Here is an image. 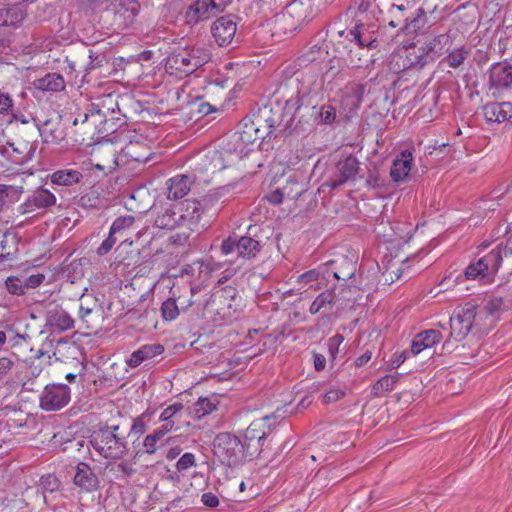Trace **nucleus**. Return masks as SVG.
<instances>
[{"mask_svg": "<svg viewBox=\"0 0 512 512\" xmlns=\"http://www.w3.org/2000/svg\"><path fill=\"white\" fill-rule=\"evenodd\" d=\"M255 225H250L247 229V234L238 236L233 233L227 238L222 240L220 245V252L224 256L236 254L239 258L245 260L255 259L261 252L263 245L256 239L253 233L256 230Z\"/></svg>", "mask_w": 512, "mask_h": 512, "instance_id": "7ed1b4c3", "label": "nucleus"}, {"mask_svg": "<svg viewBox=\"0 0 512 512\" xmlns=\"http://www.w3.org/2000/svg\"><path fill=\"white\" fill-rule=\"evenodd\" d=\"M323 271L324 265L320 266L318 269L309 270L301 274L298 277L297 282L299 284L309 285V288L311 289H320L318 280L321 275L323 276Z\"/></svg>", "mask_w": 512, "mask_h": 512, "instance_id": "de8ad7c7", "label": "nucleus"}, {"mask_svg": "<svg viewBox=\"0 0 512 512\" xmlns=\"http://www.w3.org/2000/svg\"><path fill=\"white\" fill-rule=\"evenodd\" d=\"M449 43L450 36L448 33H439L427 39L422 46L427 53L431 54L434 61L435 57L441 55Z\"/></svg>", "mask_w": 512, "mask_h": 512, "instance_id": "c9c22d12", "label": "nucleus"}, {"mask_svg": "<svg viewBox=\"0 0 512 512\" xmlns=\"http://www.w3.org/2000/svg\"><path fill=\"white\" fill-rule=\"evenodd\" d=\"M89 59L88 48L84 45L70 48L65 55L64 63H74L78 65V70L83 71L80 82L87 83V60Z\"/></svg>", "mask_w": 512, "mask_h": 512, "instance_id": "473e14b6", "label": "nucleus"}, {"mask_svg": "<svg viewBox=\"0 0 512 512\" xmlns=\"http://www.w3.org/2000/svg\"><path fill=\"white\" fill-rule=\"evenodd\" d=\"M32 121L43 143L59 144L65 139L66 134L61 127V115L53 114L44 119L36 115L32 117Z\"/></svg>", "mask_w": 512, "mask_h": 512, "instance_id": "f8f14e48", "label": "nucleus"}, {"mask_svg": "<svg viewBox=\"0 0 512 512\" xmlns=\"http://www.w3.org/2000/svg\"><path fill=\"white\" fill-rule=\"evenodd\" d=\"M209 58L210 55L205 49H182L168 56L167 66L187 76L206 64Z\"/></svg>", "mask_w": 512, "mask_h": 512, "instance_id": "0eeeda50", "label": "nucleus"}, {"mask_svg": "<svg viewBox=\"0 0 512 512\" xmlns=\"http://www.w3.org/2000/svg\"><path fill=\"white\" fill-rule=\"evenodd\" d=\"M126 434L119 425H101L89 437V445L107 460H121L129 451Z\"/></svg>", "mask_w": 512, "mask_h": 512, "instance_id": "f03ea898", "label": "nucleus"}, {"mask_svg": "<svg viewBox=\"0 0 512 512\" xmlns=\"http://www.w3.org/2000/svg\"><path fill=\"white\" fill-rule=\"evenodd\" d=\"M111 471H115L116 479L130 478L136 473V469L133 465L127 461H121L117 463Z\"/></svg>", "mask_w": 512, "mask_h": 512, "instance_id": "4d7b16f0", "label": "nucleus"}, {"mask_svg": "<svg viewBox=\"0 0 512 512\" xmlns=\"http://www.w3.org/2000/svg\"><path fill=\"white\" fill-rule=\"evenodd\" d=\"M165 348L160 343H152L142 345L137 350L133 351L126 363L131 368L140 366L143 362L153 360L154 358L162 355Z\"/></svg>", "mask_w": 512, "mask_h": 512, "instance_id": "b1692460", "label": "nucleus"}, {"mask_svg": "<svg viewBox=\"0 0 512 512\" xmlns=\"http://www.w3.org/2000/svg\"><path fill=\"white\" fill-rule=\"evenodd\" d=\"M177 428H173V424L169 422L156 428L151 434H148L143 441V450H139L135 454L141 457L144 454L152 455L157 451V442L160 441L166 434L170 433Z\"/></svg>", "mask_w": 512, "mask_h": 512, "instance_id": "cd10ccee", "label": "nucleus"}, {"mask_svg": "<svg viewBox=\"0 0 512 512\" xmlns=\"http://www.w3.org/2000/svg\"><path fill=\"white\" fill-rule=\"evenodd\" d=\"M285 12L294 18L298 24L308 22L316 15L314 0H292L286 6Z\"/></svg>", "mask_w": 512, "mask_h": 512, "instance_id": "393cba45", "label": "nucleus"}, {"mask_svg": "<svg viewBox=\"0 0 512 512\" xmlns=\"http://www.w3.org/2000/svg\"><path fill=\"white\" fill-rule=\"evenodd\" d=\"M396 65L399 70L422 69L428 63L433 62L431 54L421 47L412 46L406 48L403 54L396 56Z\"/></svg>", "mask_w": 512, "mask_h": 512, "instance_id": "f3484780", "label": "nucleus"}, {"mask_svg": "<svg viewBox=\"0 0 512 512\" xmlns=\"http://www.w3.org/2000/svg\"><path fill=\"white\" fill-rule=\"evenodd\" d=\"M197 466V459L195 454L191 452H186L181 455V457L178 459V461L175 464L176 473L170 475V478L172 480H179V475L177 473H180L182 475H185V473L192 467Z\"/></svg>", "mask_w": 512, "mask_h": 512, "instance_id": "37998d69", "label": "nucleus"}, {"mask_svg": "<svg viewBox=\"0 0 512 512\" xmlns=\"http://www.w3.org/2000/svg\"><path fill=\"white\" fill-rule=\"evenodd\" d=\"M487 255L488 261H490V263L492 262V266H495L498 271L502 261L512 257V246L505 240L504 242L499 243Z\"/></svg>", "mask_w": 512, "mask_h": 512, "instance_id": "ea45409f", "label": "nucleus"}, {"mask_svg": "<svg viewBox=\"0 0 512 512\" xmlns=\"http://www.w3.org/2000/svg\"><path fill=\"white\" fill-rule=\"evenodd\" d=\"M415 5L409 1L401 4H393L387 12L388 25L392 28H398L399 33H404V26L411 18Z\"/></svg>", "mask_w": 512, "mask_h": 512, "instance_id": "4be33fe9", "label": "nucleus"}, {"mask_svg": "<svg viewBox=\"0 0 512 512\" xmlns=\"http://www.w3.org/2000/svg\"><path fill=\"white\" fill-rule=\"evenodd\" d=\"M360 170V163L353 155L340 159L334 169L327 175L326 180L321 184L318 191L325 192L326 188L335 190L345 183L354 181Z\"/></svg>", "mask_w": 512, "mask_h": 512, "instance_id": "6e6552de", "label": "nucleus"}, {"mask_svg": "<svg viewBox=\"0 0 512 512\" xmlns=\"http://www.w3.org/2000/svg\"><path fill=\"white\" fill-rule=\"evenodd\" d=\"M344 341L343 335L337 333L327 341V347L329 352V358L333 362L340 352V346Z\"/></svg>", "mask_w": 512, "mask_h": 512, "instance_id": "680f3d73", "label": "nucleus"}, {"mask_svg": "<svg viewBox=\"0 0 512 512\" xmlns=\"http://www.w3.org/2000/svg\"><path fill=\"white\" fill-rule=\"evenodd\" d=\"M237 32V23L234 15H224L217 18L211 25V33L220 47L230 45Z\"/></svg>", "mask_w": 512, "mask_h": 512, "instance_id": "2eb2a0df", "label": "nucleus"}, {"mask_svg": "<svg viewBox=\"0 0 512 512\" xmlns=\"http://www.w3.org/2000/svg\"><path fill=\"white\" fill-rule=\"evenodd\" d=\"M430 27L426 15V11L422 7H415L411 18L404 26L405 35H423Z\"/></svg>", "mask_w": 512, "mask_h": 512, "instance_id": "7c9ffc66", "label": "nucleus"}, {"mask_svg": "<svg viewBox=\"0 0 512 512\" xmlns=\"http://www.w3.org/2000/svg\"><path fill=\"white\" fill-rule=\"evenodd\" d=\"M476 315L477 306L472 302H467L456 309L450 317V333L443 348L448 349L451 340L455 342L464 340L473 328Z\"/></svg>", "mask_w": 512, "mask_h": 512, "instance_id": "423d86ee", "label": "nucleus"}, {"mask_svg": "<svg viewBox=\"0 0 512 512\" xmlns=\"http://www.w3.org/2000/svg\"><path fill=\"white\" fill-rule=\"evenodd\" d=\"M140 10L137 0H117L114 5V25L123 30L131 26Z\"/></svg>", "mask_w": 512, "mask_h": 512, "instance_id": "a211bd4d", "label": "nucleus"}, {"mask_svg": "<svg viewBox=\"0 0 512 512\" xmlns=\"http://www.w3.org/2000/svg\"><path fill=\"white\" fill-rule=\"evenodd\" d=\"M192 183V179L183 174L170 178L166 182L168 199L178 200L183 198L190 191Z\"/></svg>", "mask_w": 512, "mask_h": 512, "instance_id": "c85d7f7f", "label": "nucleus"}, {"mask_svg": "<svg viewBox=\"0 0 512 512\" xmlns=\"http://www.w3.org/2000/svg\"><path fill=\"white\" fill-rule=\"evenodd\" d=\"M71 399V389L67 384H47L39 396V406L47 412L64 408Z\"/></svg>", "mask_w": 512, "mask_h": 512, "instance_id": "9b49d317", "label": "nucleus"}, {"mask_svg": "<svg viewBox=\"0 0 512 512\" xmlns=\"http://www.w3.org/2000/svg\"><path fill=\"white\" fill-rule=\"evenodd\" d=\"M17 361L18 358L14 353L0 358V381L15 367Z\"/></svg>", "mask_w": 512, "mask_h": 512, "instance_id": "bf43d9fd", "label": "nucleus"}, {"mask_svg": "<svg viewBox=\"0 0 512 512\" xmlns=\"http://www.w3.org/2000/svg\"><path fill=\"white\" fill-rule=\"evenodd\" d=\"M442 334L439 330L429 329L420 332L412 342L411 353L419 354L422 350L430 348L442 340Z\"/></svg>", "mask_w": 512, "mask_h": 512, "instance_id": "2f4dec72", "label": "nucleus"}, {"mask_svg": "<svg viewBox=\"0 0 512 512\" xmlns=\"http://www.w3.org/2000/svg\"><path fill=\"white\" fill-rule=\"evenodd\" d=\"M318 93L311 88L296 83V94L285 101L283 114L273 112L271 108H259L252 116L256 126L266 122L272 133L283 124V129L302 133L317 125H330L336 119V109L327 104L319 105Z\"/></svg>", "mask_w": 512, "mask_h": 512, "instance_id": "f257e3e1", "label": "nucleus"}, {"mask_svg": "<svg viewBox=\"0 0 512 512\" xmlns=\"http://www.w3.org/2000/svg\"><path fill=\"white\" fill-rule=\"evenodd\" d=\"M216 406L210 401L209 398H199L193 405L191 414L193 417L201 419L210 414Z\"/></svg>", "mask_w": 512, "mask_h": 512, "instance_id": "603ef678", "label": "nucleus"}, {"mask_svg": "<svg viewBox=\"0 0 512 512\" xmlns=\"http://www.w3.org/2000/svg\"><path fill=\"white\" fill-rule=\"evenodd\" d=\"M50 178L53 184L60 186H72L81 181L83 174L75 169H62L55 171Z\"/></svg>", "mask_w": 512, "mask_h": 512, "instance_id": "4c0bfd02", "label": "nucleus"}, {"mask_svg": "<svg viewBox=\"0 0 512 512\" xmlns=\"http://www.w3.org/2000/svg\"><path fill=\"white\" fill-rule=\"evenodd\" d=\"M413 155L410 151L404 150L400 156L393 160L390 176L394 182L403 181L411 171Z\"/></svg>", "mask_w": 512, "mask_h": 512, "instance_id": "c756f323", "label": "nucleus"}, {"mask_svg": "<svg viewBox=\"0 0 512 512\" xmlns=\"http://www.w3.org/2000/svg\"><path fill=\"white\" fill-rule=\"evenodd\" d=\"M398 380L399 375H385L381 377L372 386L373 395L380 396L383 392L393 390Z\"/></svg>", "mask_w": 512, "mask_h": 512, "instance_id": "49530a36", "label": "nucleus"}, {"mask_svg": "<svg viewBox=\"0 0 512 512\" xmlns=\"http://www.w3.org/2000/svg\"><path fill=\"white\" fill-rule=\"evenodd\" d=\"M490 89H503L512 87V66L503 63H494L489 70Z\"/></svg>", "mask_w": 512, "mask_h": 512, "instance_id": "5701e85b", "label": "nucleus"}, {"mask_svg": "<svg viewBox=\"0 0 512 512\" xmlns=\"http://www.w3.org/2000/svg\"><path fill=\"white\" fill-rule=\"evenodd\" d=\"M5 288L9 294L14 296H24L27 289L21 276H9L5 280Z\"/></svg>", "mask_w": 512, "mask_h": 512, "instance_id": "8fccbe9b", "label": "nucleus"}, {"mask_svg": "<svg viewBox=\"0 0 512 512\" xmlns=\"http://www.w3.org/2000/svg\"><path fill=\"white\" fill-rule=\"evenodd\" d=\"M102 199L97 191L92 190L82 195L78 201V205L83 208H98L100 207Z\"/></svg>", "mask_w": 512, "mask_h": 512, "instance_id": "5fc2aeb1", "label": "nucleus"}, {"mask_svg": "<svg viewBox=\"0 0 512 512\" xmlns=\"http://www.w3.org/2000/svg\"><path fill=\"white\" fill-rule=\"evenodd\" d=\"M46 325L52 332H64L74 327L73 318L63 309L49 310Z\"/></svg>", "mask_w": 512, "mask_h": 512, "instance_id": "bb28decb", "label": "nucleus"}, {"mask_svg": "<svg viewBox=\"0 0 512 512\" xmlns=\"http://www.w3.org/2000/svg\"><path fill=\"white\" fill-rule=\"evenodd\" d=\"M498 271L495 266H492V262L488 261V255L483 256L478 261L471 263L465 269V277L469 280L478 279L482 283H491L494 279V275Z\"/></svg>", "mask_w": 512, "mask_h": 512, "instance_id": "aec40b11", "label": "nucleus"}, {"mask_svg": "<svg viewBox=\"0 0 512 512\" xmlns=\"http://www.w3.org/2000/svg\"><path fill=\"white\" fill-rule=\"evenodd\" d=\"M4 12L7 13V17H5L6 27H19L26 16V12L23 7L13 3L11 7L4 8Z\"/></svg>", "mask_w": 512, "mask_h": 512, "instance_id": "c03bdc74", "label": "nucleus"}, {"mask_svg": "<svg viewBox=\"0 0 512 512\" xmlns=\"http://www.w3.org/2000/svg\"><path fill=\"white\" fill-rule=\"evenodd\" d=\"M60 484H61L60 480L55 475H52V474L43 475L40 478V483H39V485L41 486V488L44 491H47L50 493L57 491L60 487Z\"/></svg>", "mask_w": 512, "mask_h": 512, "instance_id": "0e129e2a", "label": "nucleus"}, {"mask_svg": "<svg viewBox=\"0 0 512 512\" xmlns=\"http://www.w3.org/2000/svg\"><path fill=\"white\" fill-rule=\"evenodd\" d=\"M231 2L232 0H194L183 13L184 22L193 27L222 13Z\"/></svg>", "mask_w": 512, "mask_h": 512, "instance_id": "1a4fd4ad", "label": "nucleus"}, {"mask_svg": "<svg viewBox=\"0 0 512 512\" xmlns=\"http://www.w3.org/2000/svg\"><path fill=\"white\" fill-rule=\"evenodd\" d=\"M105 124L106 115L99 108L92 105L89 112L85 113L83 119H81V134L75 138V142L91 145L100 138L99 134L103 133L100 126Z\"/></svg>", "mask_w": 512, "mask_h": 512, "instance_id": "9d476101", "label": "nucleus"}, {"mask_svg": "<svg viewBox=\"0 0 512 512\" xmlns=\"http://www.w3.org/2000/svg\"><path fill=\"white\" fill-rule=\"evenodd\" d=\"M88 55L89 59L87 60V75L91 71L102 67L103 64L106 62V56L103 53H96L88 48Z\"/></svg>", "mask_w": 512, "mask_h": 512, "instance_id": "052dcab7", "label": "nucleus"}, {"mask_svg": "<svg viewBox=\"0 0 512 512\" xmlns=\"http://www.w3.org/2000/svg\"><path fill=\"white\" fill-rule=\"evenodd\" d=\"M282 419V415L273 413L254 420L248 426L242 442L249 457H254L262 451L266 437L272 433L273 427Z\"/></svg>", "mask_w": 512, "mask_h": 512, "instance_id": "39448f33", "label": "nucleus"}, {"mask_svg": "<svg viewBox=\"0 0 512 512\" xmlns=\"http://www.w3.org/2000/svg\"><path fill=\"white\" fill-rule=\"evenodd\" d=\"M169 294H172L175 297L181 312H186L191 306L195 304L192 290L188 289L187 286H179L173 284L169 290Z\"/></svg>", "mask_w": 512, "mask_h": 512, "instance_id": "58836bf2", "label": "nucleus"}, {"mask_svg": "<svg viewBox=\"0 0 512 512\" xmlns=\"http://www.w3.org/2000/svg\"><path fill=\"white\" fill-rule=\"evenodd\" d=\"M116 241L117 239L115 235L111 234V232L109 231L108 237L97 248V254L99 256H104L108 254L115 245Z\"/></svg>", "mask_w": 512, "mask_h": 512, "instance_id": "338daca9", "label": "nucleus"}, {"mask_svg": "<svg viewBox=\"0 0 512 512\" xmlns=\"http://www.w3.org/2000/svg\"><path fill=\"white\" fill-rule=\"evenodd\" d=\"M183 408L184 405L180 402L169 405L160 414V421L164 422V424L169 422L170 424H173V428H177L176 423L178 421V415L183 410Z\"/></svg>", "mask_w": 512, "mask_h": 512, "instance_id": "09e8293b", "label": "nucleus"}, {"mask_svg": "<svg viewBox=\"0 0 512 512\" xmlns=\"http://www.w3.org/2000/svg\"><path fill=\"white\" fill-rule=\"evenodd\" d=\"M161 317L164 321L170 322L177 319L181 313L178 303L172 294L164 300L160 307Z\"/></svg>", "mask_w": 512, "mask_h": 512, "instance_id": "a19ab883", "label": "nucleus"}, {"mask_svg": "<svg viewBox=\"0 0 512 512\" xmlns=\"http://www.w3.org/2000/svg\"><path fill=\"white\" fill-rule=\"evenodd\" d=\"M213 453L222 464L236 466L249 457L242 440L229 432L218 433L213 440Z\"/></svg>", "mask_w": 512, "mask_h": 512, "instance_id": "20e7f679", "label": "nucleus"}, {"mask_svg": "<svg viewBox=\"0 0 512 512\" xmlns=\"http://www.w3.org/2000/svg\"><path fill=\"white\" fill-rule=\"evenodd\" d=\"M37 89L49 92H59L64 90L65 81L62 75L58 73H48L44 77L34 82Z\"/></svg>", "mask_w": 512, "mask_h": 512, "instance_id": "f704fd0d", "label": "nucleus"}, {"mask_svg": "<svg viewBox=\"0 0 512 512\" xmlns=\"http://www.w3.org/2000/svg\"><path fill=\"white\" fill-rule=\"evenodd\" d=\"M25 287L28 290L39 287L46 279V275L43 273H31L29 275H22Z\"/></svg>", "mask_w": 512, "mask_h": 512, "instance_id": "69168bd1", "label": "nucleus"}, {"mask_svg": "<svg viewBox=\"0 0 512 512\" xmlns=\"http://www.w3.org/2000/svg\"><path fill=\"white\" fill-rule=\"evenodd\" d=\"M205 203L199 202V200L196 199H187L184 202H182L180 205H177L178 208L183 209V213L186 214L185 221L186 220H198L203 212V207L205 206Z\"/></svg>", "mask_w": 512, "mask_h": 512, "instance_id": "79ce46f5", "label": "nucleus"}, {"mask_svg": "<svg viewBox=\"0 0 512 512\" xmlns=\"http://www.w3.org/2000/svg\"><path fill=\"white\" fill-rule=\"evenodd\" d=\"M57 202L56 196L43 186L34 190L26 200L19 205L20 214H29L39 209H49Z\"/></svg>", "mask_w": 512, "mask_h": 512, "instance_id": "4468645a", "label": "nucleus"}, {"mask_svg": "<svg viewBox=\"0 0 512 512\" xmlns=\"http://www.w3.org/2000/svg\"><path fill=\"white\" fill-rule=\"evenodd\" d=\"M504 296H492L487 300L484 309L491 316L500 315L508 307Z\"/></svg>", "mask_w": 512, "mask_h": 512, "instance_id": "3c124183", "label": "nucleus"}, {"mask_svg": "<svg viewBox=\"0 0 512 512\" xmlns=\"http://www.w3.org/2000/svg\"><path fill=\"white\" fill-rule=\"evenodd\" d=\"M483 115L486 121L502 123L512 119V103L491 102L483 107Z\"/></svg>", "mask_w": 512, "mask_h": 512, "instance_id": "a878e982", "label": "nucleus"}, {"mask_svg": "<svg viewBox=\"0 0 512 512\" xmlns=\"http://www.w3.org/2000/svg\"><path fill=\"white\" fill-rule=\"evenodd\" d=\"M470 52L471 49L466 46L455 48L444 58V61L449 67L458 68L465 62Z\"/></svg>", "mask_w": 512, "mask_h": 512, "instance_id": "a18cd8bd", "label": "nucleus"}, {"mask_svg": "<svg viewBox=\"0 0 512 512\" xmlns=\"http://www.w3.org/2000/svg\"><path fill=\"white\" fill-rule=\"evenodd\" d=\"M202 503L210 508L217 507L220 503L219 498L212 492H205L201 497Z\"/></svg>", "mask_w": 512, "mask_h": 512, "instance_id": "774afa93", "label": "nucleus"}, {"mask_svg": "<svg viewBox=\"0 0 512 512\" xmlns=\"http://www.w3.org/2000/svg\"><path fill=\"white\" fill-rule=\"evenodd\" d=\"M134 222L135 219L131 215L118 217L113 221L109 231L111 232V234L116 235L130 228L134 224Z\"/></svg>", "mask_w": 512, "mask_h": 512, "instance_id": "6e6d98bb", "label": "nucleus"}, {"mask_svg": "<svg viewBox=\"0 0 512 512\" xmlns=\"http://www.w3.org/2000/svg\"><path fill=\"white\" fill-rule=\"evenodd\" d=\"M14 109V99L12 95L0 89V116H8Z\"/></svg>", "mask_w": 512, "mask_h": 512, "instance_id": "13d9d810", "label": "nucleus"}, {"mask_svg": "<svg viewBox=\"0 0 512 512\" xmlns=\"http://www.w3.org/2000/svg\"><path fill=\"white\" fill-rule=\"evenodd\" d=\"M186 214L177 205L162 207L156 214L155 225L161 229L173 230L185 221Z\"/></svg>", "mask_w": 512, "mask_h": 512, "instance_id": "412c9836", "label": "nucleus"}, {"mask_svg": "<svg viewBox=\"0 0 512 512\" xmlns=\"http://www.w3.org/2000/svg\"><path fill=\"white\" fill-rule=\"evenodd\" d=\"M253 116L245 117L241 122L239 131V139L244 144H252L258 139H262L259 134V127L256 126Z\"/></svg>", "mask_w": 512, "mask_h": 512, "instance_id": "e433bc0d", "label": "nucleus"}, {"mask_svg": "<svg viewBox=\"0 0 512 512\" xmlns=\"http://www.w3.org/2000/svg\"><path fill=\"white\" fill-rule=\"evenodd\" d=\"M73 484L81 493H92L99 489L100 480L88 463L79 462L75 468Z\"/></svg>", "mask_w": 512, "mask_h": 512, "instance_id": "6ab92c4d", "label": "nucleus"}, {"mask_svg": "<svg viewBox=\"0 0 512 512\" xmlns=\"http://www.w3.org/2000/svg\"><path fill=\"white\" fill-rule=\"evenodd\" d=\"M44 356H47L48 359H50V356L44 352L43 350H38L37 351V354L35 355L34 358H32L29 362V374L33 377H38L42 370H43V367L41 365V358L44 357Z\"/></svg>", "mask_w": 512, "mask_h": 512, "instance_id": "e2e57ef3", "label": "nucleus"}, {"mask_svg": "<svg viewBox=\"0 0 512 512\" xmlns=\"http://www.w3.org/2000/svg\"><path fill=\"white\" fill-rule=\"evenodd\" d=\"M345 38L360 48L375 49L379 45L375 31L363 23L362 18L356 20L355 25L346 32Z\"/></svg>", "mask_w": 512, "mask_h": 512, "instance_id": "dca6fc26", "label": "nucleus"}, {"mask_svg": "<svg viewBox=\"0 0 512 512\" xmlns=\"http://www.w3.org/2000/svg\"><path fill=\"white\" fill-rule=\"evenodd\" d=\"M357 271V261L348 256H340L324 264L323 277L333 276L334 279L346 283Z\"/></svg>", "mask_w": 512, "mask_h": 512, "instance_id": "ddd939ff", "label": "nucleus"}, {"mask_svg": "<svg viewBox=\"0 0 512 512\" xmlns=\"http://www.w3.org/2000/svg\"><path fill=\"white\" fill-rule=\"evenodd\" d=\"M335 303L334 289H327L320 293L316 299L312 302L309 308V312L314 315L320 312L328 313L332 310Z\"/></svg>", "mask_w": 512, "mask_h": 512, "instance_id": "72a5a7b5", "label": "nucleus"}, {"mask_svg": "<svg viewBox=\"0 0 512 512\" xmlns=\"http://www.w3.org/2000/svg\"><path fill=\"white\" fill-rule=\"evenodd\" d=\"M373 3L372 0H353L349 6V12L354 18H362L363 20L367 17Z\"/></svg>", "mask_w": 512, "mask_h": 512, "instance_id": "864d4df0", "label": "nucleus"}]
</instances>
